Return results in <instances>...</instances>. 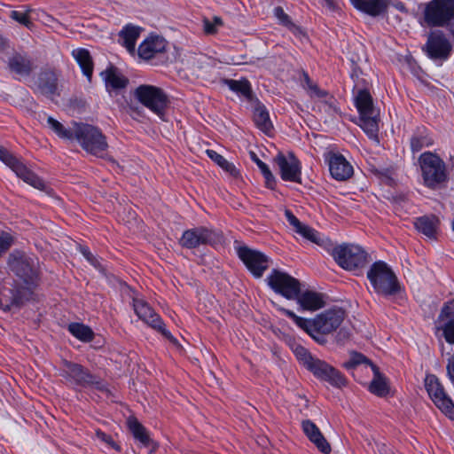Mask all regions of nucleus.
I'll return each instance as SVG.
<instances>
[{
    "label": "nucleus",
    "instance_id": "1",
    "mask_svg": "<svg viewBox=\"0 0 454 454\" xmlns=\"http://www.w3.org/2000/svg\"><path fill=\"white\" fill-rule=\"evenodd\" d=\"M279 309L292 318L300 328L308 333L319 344L326 342L325 335L336 331L346 317L345 310L340 308L326 309L311 320L298 317L289 309L283 308Z\"/></svg>",
    "mask_w": 454,
    "mask_h": 454
},
{
    "label": "nucleus",
    "instance_id": "2",
    "mask_svg": "<svg viewBox=\"0 0 454 454\" xmlns=\"http://www.w3.org/2000/svg\"><path fill=\"white\" fill-rule=\"evenodd\" d=\"M294 353L297 359L317 378L325 380L337 387L346 385V379L338 370L325 361L312 356L302 346L297 345L294 349Z\"/></svg>",
    "mask_w": 454,
    "mask_h": 454
},
{
    "label": "nucleus",
    "instance_id": "3",
    "mask_svg": "<svg viewBox=\"0 0 454 454\" xmlns=\"http://www.w3.org/2000/svg\"><path fill=\"white\" fill-rule=\"evenodd\" d=\"M424 184L430 189H439L448 180L445 162L435 153H423L419 158Z\"/></svg>",
    "mask_w": 454,
    "mask_h": 454
},
{
    "label": "nucleus",
    "instance_id": "4",
    "mask_svg": "<svg viewBox=\"0 0 454 454\" xmlns=\"http://www.w3.org/2000/svg\"><path fill=\"white\" fill-rule=\"evenodd\" d=\"M367 278L378 294L391 296L401 290L395 274L384 262H374L367 272Z\"/></svg>",
    "mask_w": 454,
    "mask_h": 454
},
{
    "label": "nucleus",
    "instance_id": "5",
    "mask_svg": "<svg viewBox=\"0 0 454 454\" xmlns=\"http://www.w3.org/2000/svg\"><path fill=\"white\" fill-rule=\"evenodd\" d=\"M89 153L102 157L108 148L106 137L101 130L87 123L74 122V137Z\"/></svg>",
    "mask_w": 454,
    "mask_h": 454
},
{
    "label": "nucleus",
    "instance_id": "6",
    "mask_svg": "<svg viewBox=\"0 0 454 454\" xmlns=\"http://www.w3.org/2000/svg\"><path fill=\"white\" fill-rule=\"evenodd\" d=\"M356 106L360 114V126L367 136L377 143L379 140V112L374 109L372 98L366 90H360L356 98Z\"/></svg>",
    "mask_w": 454,
    "mask_h": 454
},
{
    "label": "nucleus",
    "instance_id": "7",
    "mask_svg": "<svg viewBox=\"0 0 454 454\" xmlns=\"http://www.w3.org/2000/svg\"><path fill=\"white\" fill-rule=\"evenodd\" d=\"M62 376L73 380L75 384L82 387H93L102 394L108 395L110 391L101 380L92 375L86 368L81 364H74L67 360L62 362Z\"/></svg>",
    "mask_w": 454,
    "mask_h": 454
},
{
    "label": "nucleus",
    "instance_id": "8",
    "mask_svg": "<svg viewBox=\"0 0 454 454\" xmlns=\"http://www.w3.org/2000/svg\"><path fill=\"white\" fill-rule=\"evenodd\" d=\"M134 94L141 104L164 120L168 97L160 88L144 84L138 86Z\"/></svg>",
    "mask_w": 454,
    "mask_h": 454
},
{
    "label": "nucleus",
    "instance_id": "9",
    "mask_svg": "<svg viewBox=\"0 0 454 454\" xmlns=\"http://www.w3.org/2000/svg\"><path fill=\"white\" fill-rule=\"evenodd\" d=\"M425 21L432 27H445L454 20V0H431L426 5Z\"/></svg>",
    "mask_w": 454,
    "mask_h": 454
},
{
    "label": "nucleus",
    "instance_id": "10",
    "mask_svg": "<svg viewBox=\"0 0 454 454\" xmlns=\"http://www.w3.org/2000/svg\"><path fill=\"white\" fill-rule=\"evenodd\" d=\"M337 263L343 269L353 270L364 267L367 262V254L360 247L344 244L333 250Z\"/></svg>",
    "mask_w": 454,
    "mask_h": 454
},
{
    "label": "nucleus",
    "instance_id": "11",
    "mask_svg": "<svg viewBox=\"0 0 454 454\" xmlns=\"http://www.w3.org/2000/svg\"><path fill=\"white\" fill-rule=\"evenodd\" d=\"M426 389L435 406L448 418L454 420V403L446 394L439 379L433 374L425 379Z\"/></svg>",
    "mask_w": 454,
    "mask_h": 454
},
{
    "label": "nucleus",
    "instance_id": "12",
    "mask_svg": "<svg viewBox=\"0 0 454 454\" xmlns=\"http://www.w3.org/2000/svg\"><path fill=\"white\" fill-rule=\"evenodd\" d=\"M426 389L435 406L448 418L454 420V403L446 394L439 379L433 374L425 379Z\"/></svg>",
    "mask_w": 454,
    "mask_h": 454
},
{
    "label": "nucleus",
    "instance_id": "13",
    "mask_svg": "<svg viewBox=\"0 0 454 454\" xmlns=\"http://www.w3.org/2000/svg\"><path fill=\"white\" fill-rule=\"evenodd\" d=\"M269 286L288 300H294L301 292L300 281L286 272L272 270L267 278Z\"/></svg>",
    "mask_w": 454,
    "mask_h": 454
},
{
    "label": "nucleus",
    "instance_id": "14",
    "mask_svg": "<svg viewBox=\"0 0 454 454\" xmlns=\"http://www.w3.org/2000/svg\"><path fill=\"white\" fill-rule=\"evenodd\" d=\"M133 306L136 314L141 320L159 331L170 342L178 345L177 340L165 328L164 323L146 301L133 298Z\"/></svg>",
    "mask_w": 454,
    "mask_h": 454
},
{
    "label": "nucleus",
    "instance_id": "15",
    "mask_svg": "<svg viewBox=\"0 0 454 454\" xmlns=\"http://www.w3.org/2000/svg\"><path fill=\"white\" fill-rule=\"evenodd\" d=\"M10 270L26 283L33 282L38 274L37 260L19 252L10 254Z\"/></svg>",
    "mask_w": 454,
    "mask_h": 454
},
{
    "label": "nucleus",
    "instance_id": "16",
    "mask_svg": "<svg viewBox=\"0 0 454 454\" xmlns=\"http://www.w3.org/2000/svg\"><path fill=\"white\" fill-rule=\"evenodd\" d=\"M0 160L10 167L16 175L27 184L39 190L44 189L45 184L43 181L35 173L27 169L23 163L2 146H0Z\"/></svg>",
    "mask_w": 454,
    "mask_h": 454
},
{
    "label": "nucleus",
    "instance_id": "17",
    "mask_svg": "<svg viewBox=\"0 0 454 454\" xmlns=\"http://www.w3.org/2000/svg\"><path fill=\"white\" fill-rule=\"evenodd\" d=\"M222 236L206 228H196L184 232L180 243L187 248H194L200 245H214L221 242Z\"/></svg>",
    "mask_w": 454,
    "mask_h": 454
},
{
    "label": "nucleus",
    "instance_id": "18",
    "mask_svg": "<svg viewBox=\"0 0 454 454\" xmlns=\"http://www.w3.org/2000/svg\"><path fill=\"white\" fill-rule=\"evenodd\" d=\"M424 50L432 59L445 60L449 58L452 45L442 31L429 34Z\"/></svg>",
    "mask_w": 454,
    "mask_h": 454
},
{
    "label": "nucleus",
    "instance_id": "19",
    "mask_svg": "<svg viewBox=\"0 0 454 454\" xmlns=\"http://www.w3.org/2000/svg\"><path fill=\"white\" fill-rule=\"evenodd\" d=\"M274 161L279 168L281 178L285 181L301 183V165L294 153L287 155L278 153Z\"/></svg>",
    "mask_w": 454,
    "mask_h": 454
},
{
    "label": "nucleus",
    "instance_id": "20",
    "mask_svg": "<svg viewBox=\"0 0 454 454\" xmlns=\"http://www.w3.org/2000/svg\"><path fill=\"white\" fill-rule=\"evenodd\" d=\"M238 254L255 278H261L268 268V257L259 251L242 247L239 248Z\"/></svg>",
    "mask_w": 454,
    "mask_h": 454
},
{
    "label": "nucleus",
    "instance_id": "21",
    "mask_svg": "<svg viewBox=\"0 0 454 454\" xmlns=\"http://www.w3.org/2000/svg\"><path fill=\"white\" fill-rule=\"evenodd\" d=\"M301 428L308 439L319 451L324 454H329L332 451L330 443L314 422L309 419L302 420Z\"/></svg>",
    "mask_w": 454,
    "mask_h": 454
},
{
    "label": "nucleus",
    "instance_id": "22",
    "mask_svg": "<svg viewBox=\"0 0 454 454\" xmlns=\"http://www.w3.org/2000/svg\"><path fill=\"white\" fill-rule=\"evenodd\" d=\"M329 169L332 176L339 181H345L353 175L352 166L341 154L329 155Z\"/></svg>",
    "mask_w": 454,
    "mask_h": 454
},
{
    "label": "nucleus",
    "instance_id": "23",
    "mask_svg": "<svg viewBox=\"0 0 454 454\" xmlns=\"http://www.w3.org/2000/svg\"><path fill=\"white\" fill-rule=\"evenodd\" d=\"M167 46L166 40L159 35H150L138 48V55L144 59H151L156 54L165 51Z\"/></svg>",
    "mask_w": 454,
    "mask_h": 454
},
{
    "label": "nucleus",
    "instance_id": "24",
    "mask_svg": "<svg viewBox=\"0 0 454 454\" xmlns=\"http://www.w3.org/2000/svg\"><path fill=\"white\" fill-rule=\"evenodd\" d=\"M127 424L134 438L138 440L143 446L151 447L149 453L153 454L158 448V444L150 438L145 427L135 417H129L127 419Z\"/></svg>",
    "mask_w": 454,
    "mask_h": 454
},
{
    "label": "nucleus",
    "instance_id": "25",
    "mask_svg": "<svg viewBox=\"0 0 454 454\" xmlns=\"http://www.w3.org/2000/svg\"><path fill=\"white\" fill-rule=\"evenodd\" d=\"M101 75L105 81L106 90L110 94H112L113 91L118 92L125 89L129 83V80L114 67H110L102 72Z\"/></svg>",
    "mask_w": 454,
    "mask_h": 454
},
{
    "label": "nucleus",
    "instance_id": "26",
    "mask_svg": "<svg viewBox=\"0 0 454 454\" xmlns=\"http://www.w3.org/2000/svg\"><path fill=\"white\" fill-rule=\"evenodd\" d=\"M306 89L311 98L322 99L321 103L325 106V111L329 114L337 113L335 99L328 94L326 90H321L317 84L313 83L308 74H304Z\"/></svg>",
    "mask_w": 454,
    "mask_h": 454
},
{
    "label": "nucleus",
    "instance_id": "27",
    "mask_svg": "<svg viewBox=\"0 0 454 454\" xmlns=\"http://www.w3.org/2000/svg\"><path fill=\"white\" fill-rule=\"evenodd\" d=\"M285 215L289 223L294 227L295 232L315 244H321L322 239L320 234L316 230L301 223L289 209L285 210Z\"/></svg>",
    "mask_w": 454,
    "mask_h": 454
},
{
    "label": "nucleus",
    "instance_id": "28",
    "mask_svg": "<svg viewBox=\"0 0 454 454\" xmlns=\"http://www.w3.org/2000/svg\"><path fill=\"white\" fill-rule=\"evenodd\" d=\"M40 92L47 97H51L57 93L58 75L53 69L43 70L38 77L37 82Z\"/></svg>",
    "mask_w": 454,
    "mask_h": 454
},
{
    "label": "nucleus",
    "instance_id": "29",
    "mask_svg": "<svg viewBox=\"0 0 454 454\" xmlns=\"http://www.w3.org/2000/svg\"><path fill=\"white\" fill-rule=\"evenodd\" d=\"M295 300L306 310H317L325 305L322 294L313 291L300 293Z\"/></svg>",
    "mask_w": 454,
    "mask_h": 454
},
{
    "label": "nucleus",
    "instance_id": "30",
    "mask_svg": "<svg viewBox=\"0 0 454 454\" xmlns=\"http://www.w3.org/2000/svg\"><path fill=\"white\" fill-rule=\"evenodd\" d=\"M354 6L372 16H378L386 11L388 0H353Z\"/></svg>",
    "mask_w": 454,
    "mask_h": 454
},
{
    "label": "nucleus",
    "instance_id": "31",
    "mask_svg": "<svg viewBox=\"0 0 454 454\" xmlns=\"http://www.w3.org/2000/svg\"><path fill=\"white\" fill-rule=\"evenodd\" d=\"M254 121L256 127L266 134H269L273 128L265 106L260 102H257L254 107Z\"/></svg>",
    "mask_w": 454,
    "mask_h": 454
},
{
    "label": "nucleus",
    "instance_id": "32",
    "mask_svg": "<svg viewBox=\"0 0 454 454\" xmlns=\"http://www.w3.org/2000/svg\"><path fill=\"white\" fill-rule=\"evenodd\" d=\"M72 56L81 67L83 74L90 81L93 73V61L89 51L75 49L72 51Z\"/></svg>",
    "mask_w": 454,
    "mask_h": 454
},
{
    "label": "nucleus",
    "instance_id": "33",
    "mask_svg": "<svg viewBox=\"0 0 454 454\" xmlns=\"http://www.w3.org/2000/svg\"><path fill=\"white\" fill-rule=\"evenodd\" d=\"M372 370L374 377L370 383L369 390L378 396H385L389 391L387 380L375 364H372Z\"/></svg>",
    "mask_w": 454,
    "mask_h": 454
},
{
    "label": "nucleus",
    "instance_id": "34",
    "mask_svg": "<svg viewBox=\"0 0 454 454\" xmlns=\"http://www.w3.org/2000/svg\"><path fill=\"white\" fill-rule=\"evenodd\" d=\"M9 67L12 71L20 75H29L33 70L32 61L20 54H15L10 59Z\"/></svg>",
    "mask_w": 454,
    "mask_h": 454
},
{
    "label": "nucleus",
    "instance_id": "35",
    "mask_svg": "<svg viewBox=\"0 0 454 454\" xmlns=\"http://www.w3.org/2000/svg\"><path fill=\"white\" fill-rule=\"evenodd\" d=\"M438 219L434 215H424L415 221L416 229L430 239H434L437 228Z\"/></svg>",
    "mask_w": 454,
    "mask_h": 454
},
{
    "label": "nucleus",
    "instance_id": "36",
    "mask_svg": "<svg viewBox=\"0 0 454 454\" xmlns=\"http://www.w3.org/2000/svg\"><path fill=\"white\" fill-rule=\"evenodd\" d=\"M229 89L245 97L247 100L253 99V91L249 81L246 78L241 80L225 79L223 81Z\"/></svg>",
    "mask_w": 454,
    "mask_h": 454
},
{
    "label": "nucleus",
    "instance_id": "37",
    "mask_svg": "<svg viewBox=\"0 0 454 454\" xmlns=\"http://www.w3.org/2000/svg\"><path fill=\"white\" fill-rule=\"evenodd\" d=\"M140 31L141 28L139 27L128 25L120 32V37L123 40L122 44L129 52L134 51Z\"/></svg>",
    "mask_w": 454,
    "mask_h": 454
},
{
    "label": "nucleus",
    "instance_id": "38",
    "mask_svg": "<svg viewBox=\"0 0 454 454\" xmlns=\"http://www.w3.org/2000/svg\"><path fill=\"white\" fill-rule=\"evenodd\" d=\"M69 332L77 339L88 342L93 340L94 333L92 330L80 323H72L68 325Z\"/></svg>",
    "mask_w": 454,
    "mask_h": 454
},
{
    "label": "nucleus",
    "instance_id": "39",
    "mask_svg": "<svg viewBox=\"0 0 454 454\" xmlns=\"http://www.w3.org/2000/svg\"><path fill=\"white\" fill-rule=\"evenodd\" d=\"M47 123L60 138L64 139H74V122L73 123V128L71 129H66L62 123L59 121L55 120L53 117L49 116L47 118Z\"/></svg>",
    "mask_w": 454,
    "mask_h": 454
},
{
    "label": "nucleus",
    "instance_id": "40",
    "mask_svg": "<svg viewBox=\"0 0 454 454\" xmlns=\"http://www.w3.org/2000/svg\"><path fill=\"white\" fill-rule=\"evenodd\" d=\"M29 296L28 290L25 288H17L12 291L11 303L6 305L4 309H9L10 306H20L25 300H27Z\"/></svg>",
    "mask_w": 454,
    "mask_h": 454
},
{
    "label": "nucleus",
    "instance_id": "41",
    "mask_svg": "<svg viewBox=\"0 0 454 454\" xmlns=\"http://www.w3.org/2000/svg\"><path fill=\"white\" fill-rule=\"evenodd\" d=\"M368 364L369 365L372 366V364H373L372 363H371L370 360H368L364 355H362L361 353H357V352H353L350 354V358L348 361L345 362L343 364V366L346 368V369H352L356 366H357L358 364Z\"/></svg>",
    "mask_w": 454,
    "mask_h": 454
},
{
    "label": "nucleus",
    "instance_id": "42",
    "mask_svg": "<svg viewBox=\"0 0 454 454\" xmlns=\"http://www.w3.org/2000/svg\"><path fill=\"white\" fill-rule=\"evenodd\" d=\"M274 15L277 17V19L279 20V22L287 27L288 28L294 30L298 29V27L292 22L290 17L288 14H286L284 11V9L280 6H278L274 9Z\"/></svg>",
    "mask_w": 454,
    "mask_h": 454
},
{
    "label": "nucleus",
    "instance_id": "43",
    "mask_svg": "<svg viewBox=\"0 0 454 454\" xmlns=\"http://www.w3.org/2000/svg\"><path fill=\"white\" fill-rule=\"evenodd\" d=\"M202 59L203 58L201 56L196 54L188 56L185 60L187 69L192 73H196L199 69L201 68Z\"/></svg>",
    "mask_w": 454,
    "mask_h": 454
},
{
    "label": "nucleus",
    "instance_id": "44",
    "mask_svg": "<svg viewBox=\"0 0 454 454\" xmlns=\"http://www.w3.org/2000/svg\"><path fill=\"white\" fill-rule=\"evenodd\" d=\"M437 330H442L446 341L454 344V319L449 320L443 326L437 327Z\"/></svg>",
    "mask_w": 454,
    "mask_h": 454
},
{
    "label": "nucleus",
    "instance_id": "45",
    "mask_svg": "<svg viewBox=\"0 0 454 454\" xmlns=\"http://www.w3.org/2000/svg\"><path fill=\"white\" fill-rule=\"evenodd\" d=\"M11 18L14 20L18 21L19 23L24 25L25 27L30 28L33 25L27 12H21L18 11H12L11 12Z\"/></svg>",
    "mask_w": 454,
    "mask_h": 454
},
{
    "label": "nucleus",
    "instance_id": "46",
    "mask_svg": "<svg viewBox=\"0 0 454 454\" xmlns=\"http://www.w3.org/2000/svg\"><path fill=\"white\" fill-rule=\"evenodd\" d=\"M204 31L207 35H214L216 33V27L223 24L222 20L219 17H215L213 21L209 20H204Z\"/></svg>",
    "mask_w": 454,
    "mask_h": 454
},
{
    "label": "nucleus",
    "instance_id": "47",
    "mask_svg": "<svg viewBox=\"0 0 454 454\" xmlns=\"http://www.w3.org/2000/svg\"><path fill=\"white\" fill-rule=\"evenodd\" d=\"M96 436L103 442L106 443L113 449L116 450L117 451L121 450L120 446L113 440L111 435L106 434V433L102 432L101 430L96 431Z\"/></svg>",
    "mask_w": 454,
    "mask_h": 454
},
{
    "label": "nucleus",
    "instance_id": "48",
    "mask_svg": "<svg viewBox=\"0 0 454 454\" xmlns=\"http://www.w3.org/2000/svg\"><path fill=\"white\" fill-rule=\"evenodd\" d=\"M451 316H454V300L444 304L438 317V320H443Z\"/></svg>",
    "mask_w": 454,
    "mask_h": 454
},
{
    "label": "nucleus",
    "instance_id": "49",
    "mask_svg": "<svg viewBox=\"0 0 454 454\" xmlns=\"http://www.w3.org/2000/svg\"><path fill=\"white\" fill-rule=\"evenodd\" d=\"M12 237L8 233H2L0 235V252L7 251L12 244Z\"/></svg>",
    "mask_w": 454,
    "mask_h": 454
},
{
    "label": "nucleus",
    "instance_id": "50",
    "mask_svg": "<svg viewBox=\"0 0 454 454\" xmlns=\"http://www.w3.org/2000/svg\"><path fill=\"white\" fill-rule=\"evenodd\" d=\"M219 167L233 177H238L239 176V171L231 162L228 161L226 159L222 161Z\"/></svg>",
    "mask_w": 454,
    "mask_h": 454
},
{
    "label": "nucleus",
    "instance_id": "51",
    "mask_svg": "<svg viewBox=\"0 0 454 454\" xmlns=\"http://www.w3.org/2000/svg\"><path fill=\"white\" fill-rule=\"evenodd\" d=\"M350 335L351 333L348 329L341 328L336 335V341L342 344L350 338Z\"/></svg>",
    "mask_w": 454,
    "mask_h": 454
},
{
    "label": "nucleus",
    "instance_id": "52",
    "mask_svg": "<svg viewBox=\"0 0 454 454\" xmlns=\"http://www.w3.org/2000/svg\"><path fill=\"white\" fill-rule=\"evenodd\" d=\"M424 146L423 137H412L411 140V147L413 152H419Z\"/></svg>",
    "mask_w": 454,
    "mask_h": 454
},
{
    "label": "nucleus",
    "instance_id": "53",
    "mask_svg": "<svg viewBox=\"0 0 454 454\" xmlns=\"http://www.w3.org/2000/svg\"><path fill=\"white\" fill-rule=\"evenodd\" d=\"M206 153L207 155L213 160L215 161L218 166L221 165L222 161L225 159L223 156H222L221 154H219L218 153H216L215 151L214 150H209L207 149L206 151Z\"/></svg>",
    "mask_w": 454,
    "mask_h": 454
},
{
    "label": "nucleus",
    "instance_id": "54",
    "mask_svg": "<svg viewBox=\"0 0 454 454\" xmlns=\"http://www.w3.org/2000/svg\"><path fill=\"white\" fill-rule=\"evenodd\" d=\"M447 375L454 384V357H451L448 360V364L446 366Z\"/></svg>",
    "mask_w": 454,
    "mask_h": 454
},
{
    "label": "nucleus",
    "instance_id": "55",
    "mask_svg": "<svg viewBox=\"0 0 454 454\" xmlns=\"http://www.w3.org/2000/svg\"><path fill=\"white\" fill-rule=\"evenodd\" d=\"M251 154V158L252 160L257 164V166L259 167V168L261 169L262 172L263 171H268V168L269 167L264 163L262 162L258 157L257 155L254 153V152H251L250 153Z\"/></svg>",
    "mask_w": 454,
    "mask_h": 454
},
{
    "label": "nucleus",
    "instance_id": "56",
    "mask_svg": "<svg viewBox=\"0 0 454 454\" xmlns=\"http://www.w3.org/2000/svg\"><path fill=\"white\" fill-rule=\"evenodd\" d=\"M81 252L83 254V256L93 265L96 266L97 260L93 256V254L89 251L86 247H82Z\"/></svg>",
    "mask_w": 454,
    "mask_h": 454
},
{
    "label": "nucleus",
    "instance_id": "57",
    "mask_svg": "<svg viewBox=\"0 0 454 454\" xmlns=\"http://www.w3.org/2000/svg\"><path fill=\"white\" fill-rule=\"evenodd\" d=\"M266 179V184L268 187L272 188V184L274 182V176L272 173L270 172V168H268V171L262 172Z\"/></svg>",
    "mask_w": 454,
    "mask_h": 454
},
{
    "label": "nucleus",
    "instance_id": "58",
    "mask_svg": "<svg viewBox=\"0 0 454 454\" xmlns=\"http://www.w3.org/2000/svg\"><path fill=\"white\" fill-rule=\"evenodd\" d=\"M7 44V41L4 37L0 36V51H4Z\"/></svg>",
    "mask_w": 454,
    "mask_h": 454
},
{
    "label": "nucleus",
    "instance_id": "59",
    "mask_svg": "<svg viewBox=\"0 0 454 454\" xmlns=\"http://www.w3.org/2000/svg\"><path fill=\"white\" fill-rule=\"evenodd\" d=\"M326 6H328L329 8L331 9H333L334 8V3H333V0H324Z\"/></svg>",
    "mask_w": 454,
    "mask_h": 454
},
{
    "label": "nucleus",
    "instance_id": "60",
    "mask_svg": "<svg viewBox=\"0 0 454 454\" xmlns=\"http://www.w3.org/2000/svg\"><path fill=\"white\" fill-rule=\"evenodd\" d=\"M452 229L454 231V220H453V223H452Z\"/></svg>",
    "mask_w": 454,
    "mask_h": 454
}]
</instances>
